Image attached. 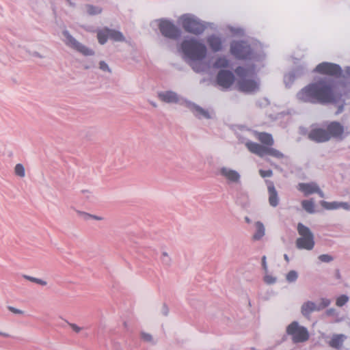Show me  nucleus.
I'll list each match as a JSON object with an SVG mask.
<instances>
[{
  "label": "nucleus",
  "instance_id": "49",
  "mask_svg": "<svg viewBox=\"0 0 350 350\" xmlns=\"http://www.w3.org/2000/svg\"><path fill=\"white\" fill-rule=\"evenodd\" d=\"M193 70H196V71H198V72L199 71V70H197L194 66H193Z\"/></svg>",
  "mask_w": 350,
  "mask_h": 350
},
{
  "label": "nucleus",
  "instance_id": "15",
  "mask_svg": "<svg viewBox=\"0 0 350 350\" xmlns=\"http://www.w3.org/2000/svg\"><path fill=\"white\" fill-rule=\"evenodd\" d=\"M298 189L303 192L306 196L317 193L321 198L324 197L323 193L314 183H299L298 185Z\"/></svg>",
  "mask_w": 350,
  "mask_h": 350
},
{
  "label": "nucleus",
  "instance_id": "41",
  "mask_svg": "<svg viewBox=\"0 0 350 350\" xmlns=\"http://www.w3.org/2000/svg\"><path fill=\"white\" fill-rule=\"evenodd\" d=\"M265 281L267 283V284H273L275 282V279L273 278V277L271 276H269V275H267L265 276Z\"/></svg>",
  "mask_w": 350,
  "mask_h": 350
},
{
  "label": "nucleus",
  "instance_id": "46",
  "mask_svg": "<svg viewBox=\"0 0 350 350\" xmlns=\"http://www.w3.org/2000/svg\"><path fill=\"white\" fill-rule=\"evenodd\" d=\"M342 110H343V105L338 107V109L336 111V113L338 114V113H341L342 111Z\"/></svg>",
  "mask_w": 350,
  "mask_h": 350
},
{
  "label": "nucleus",
  "instance_id": "34",
  "mask_svg": "<svg viewBox=\"0 0 350 350\" xmlns=\"http://www.w3.org/2000/svg\"><path fill=\"white\" fill-rule=\"evenodd\" d=\"M259 174L261 176V177H262V178L271 177L273 175V172L271 170H260Z\"/></svg>",
  "mask_w": 350,
  "mask_h": 350
},
{
  "label": "nucleus",
  "instance_id": "47",
  "mask_svg": "<svg viewBox=\"0 0 350 350\" xmlns=\"http://www.w3.org/2000/svg\"><path fill=\"white\" fill-rule=\"evenodd\" d=\"M245 221H246L247 223H250L251 222L250 219L247 217H245Z\"/></svg>",
  "mask_w": 350,
  "mask_h": 350
},
{
  "label": "nucleus",
  "instance_id": "18",
  "mask_svg": "<svg viewBox=\"0 0 350 350\" xmlns=\"http://www.w3.org/2000/svg\"><path fill=\"white\" fill-rule=\"evenodd\" d=\"M158 96L161 101L165 103H177L178 101V95L172 91L160 92Z\"/></svg>",
  "mask_w": 350,
  "mask_h": 350
},
{
  "label": "nucleus",
  "instance_id": "36",
  "mask_svg": "<svg viewBox=\"0 0 350 350\" xmlns=\"http://www.w3.org/2000/svg\"><path fill=\"white\" fill-rule=\"evenodd\" d=\"M26 278L29 280H30L31 282H36V283L39 284H41V285H46V282L45 281H43V280H42L40 279L33 278V277H30V276H27Z\"/></svg>",
  "mask_w": 350,
  "mask_h": 350
},
{
  "label": "nucleus",
  "instance_id": "20",
  "mask_svg": "<svg viewBox=\"0 0 350 350\" xmlns=\"http://www.w3.org/2000/svg\"><path fill=\"white\" fill-rule=\"evenodd\" d=\"M319 310H321V308L317 306L316 304L312 301H307L301 306V313L304 316L309 315L313 311Z\"/></svg>",
  "mask_w": 350,
  "mask_h": 350
},
{
  "label": "nucleus",
  "instance_id": "42",
  "mask_svg": "<svg viewBox=\"0 0 350 350\" xmlns=\"http://www.w3.org/2000/svg\"><path fill=\"white\" fill-rule=\"evenodd\" d=\"M330 304V301L329 299H322V306H319L321 308H325Z\"/></svg>",
  "mask_w": 350,
  "mask_h": 350
},
{
  "label": "nucleus",
  "instance_id": "24",
  "mask_svg": "<svg viewBox=\"0 0 350 350\" xmlns=\"http://www.w3.org/2000/svg\"><path fill=\"white\" fill-rule=\"evenodd\" d=\"M344 340V336L343 335H335L332 337L331 340L329 341V345L332 347L335 348H339Z\"/></svg>",
  "mask_w": 350,
  "mask_h": 350
},
{
  "label": "nucleus",
  "instance_id": "16",
  "mask_svg": "<svg viewBox=\"0 0 350 350\" xmlns=\"http://www.w3.org/2000/svg\"><path fill=\"white\" fill-rule=\"evenodd\" d=\"M267 189L269 193V203L271 206L275 207L279 203L278 192L274 187L273 183L269 181L267 183Z\"/></svg>",
  "mask_w": 350,
  "mask_h": 350
},
{
  "label": "nucleus",
  "instance_id": "10",
  "mask_svg": "<svg viewBox=\"0 0 350 350\" xmlns=\"http://www.w3.org/2000/svg\"><path fill=\"white\" fill-rule=\"evenodd\" d=\"M315 71L320 74L332 77H339L341 74V68L339 66L328 62L319 64L316 67Z\"/></svg>",
  "mask_w": 350,
  "mask_h": 350
},
{
  "label": "nucleus",
  "instance_id": "13",
  "mask_svg": "<svg viewBox=\"0 0 350 350\" xmlns=\"http://www.w3.org/2000/svg\"><path fill=\"white\" fill-rule=\"evenodd\" d=\"M217 81L219 85L224 88H230L234 81L233 73L229 70H220L217 76Z\"/></svg>",
  "mask_w": 350,
  "mask_h": 350
},
{
  "label": "nucleus",
  "instance_id": "14",
  "mask_svg": "<svg viewBox=\"0 0 350 350\" xmlns=\"http://www.w3.org/2000/svg\"><path fill=\"white\" fill-rule=\"evenodd\" d=\"M308 137L310 139L319 143L329 141L327 129H313L309 133Z\"/></svg>",
  "mask_w": 350,
  "mask_h": 350
},
{
  "label": "nucleus",
  "instance_id": "32",
  "mask_svg": "<svg viewBox=\"0 0 350 350\" xmlns=\"http://www.w3.org/2000/svg\"><path fill=\"white\" fill-rule=\"evenodd\" d=\"M297 278V273L295 271H291L286 275V280L290 282H294Z\"/></svg>",
  "mask_w": 350,
  "mask_h": 350
},
{
  "label": "nucleus",
  "instance_id": "35",
  "mask_svg": "<svg viewBox=\"0 0 350 350\" xmlns=\"http://www.w3.org/2000/svg\"><path fill=\"white\" fill-rule=\"evenodd\" d=\"M319 259L321 262H329L333 260V258L328 254H321L319 256Z\"/></svg>",
  "mask_w": 350,
  "mask_h": 350
},
{
  "label": "nucleus",
  "instance_id": "48",
  "mask_svg": "<svg viewBox=\"0 0 350 350\" xmlns=\"http://www.w3.org/2000/svg\"><path fill=\"white\" fill-rule=\"evenodd\" d=\"M284 258L286 260L288 261V257L286 254L284 255Z\"/></svg>",
  "mask_w": 350,
  "mask_h": 350
},
{
  "label": "nucleus",
  "instance_id": "22",
  "mask_svg": "<svg viewBox=\"0 0 350 350\" xmlns=\"http://www.w3.org/2000/svg\"><path fill=\"white\" fill-rule=\"evenodd\" d=\"M193 113L198 118H204L208 119L211 118L208 111L198 106H196L193 108Z\"/></svg>",
  "mask_w": 350,
  "mask_h": 350
},
{
  "label": "nucleus",
  "instance_id": "6",
  "mask_svg": "<svg viewBox=\"0 0 350 350\" xmlns=\"http://www.w3.org/2000/svg\"><path fill=\"white\" fill-rule=\"evenodd\" d=\"M179 21L186 31L195 35L201 34L205 29L204 25L191 15H183Z\"/></svg>",
  "mask_w": 350,
  "mask_h": 350
},
{
  "label": "nucleus",
  "instance_id": "31",
  "mask_svg": "<svg viewBox=\"0 0 350 350\" xmlns=\"http://www.w3.org/2000/svg\"><path fill=\"white\" fill-rule=\"evenodd\" d=\"M348 301V297L346 295H341L336 299V306L341 307L344 306Z\"/></svg>",
  "mask_w": 350,
  "mask_h": 350
},
{
  "label": "nucleus",
  "instance_id": "38",
  "mask_svg": "<svg viewBox=\"0 0 350 350\" xmlns=\"http://www.w3.org/2000/svg\"><path fill=\"white\" fill-rule=\"evenodd\" d=\"M79 213L80 216L85 220H88V219H91V217H92L91 214H89V213H87L85 212H79Z\"/></svg>",
  "mask_w": 350,
  "mask_h": 350
},
{
  "label": "nucleus",
  "instance_id": "11",
  "mask_svg": "<svg viewBox=\"0 0 350 350\" xmlns=\"http://www.w3.org/2000/svg\"><path fill=\"white\" fill-rule=\"evenodd\" d=\"M159 29L164 36L170 38L176 39L180 35V30L173 23L167 21H161Z\"/></svg>",
  "mask_w": 350,
  "mask_h": 350
},
{
  "label": "nucleus",
  "instance_id": "2",
  "mask_svg": "<svg viewBox=\"0 0 350 350\" xmlns=\"http://www.w3.org/2000/svg\"><path fill=\"white\" fill-rule=\"evenodd\" d=\"M255 137L260 144L251 141L245 143L246 148L251 153L260 157L268 155L277 159L285 158L284 153L272 147L275 142L271 134L266 132H256Z\"/></svg>",
  "mask_w": 350,
  "mask_h": 350
},
{
  "label": "nucleus",
  "instance_id": "33",
  "mask_svg": "<svg viewBox=\"0 0 350 350\" xmlns=\"http://www.w3.org/2000/svg\"><path fill=\"white\" fill-rule=\"evenodd\" d=\"M68 325L72 329V330L76 334L80 333L83 329V327H80L78 325L73 323L68 322Z\"/></svg>",
  "mask_w": 350,
  "mask_h": 350
},
{
  "label": "nucleus",
  "instance_id": "44",
  "mask_svg": "<svg viewBox=\"0 0 350 350\" xmlns=\"http://www.w3.org/2000/svg\"><path fill=\"white\" fill-rule=\"evenodd\" d=\"M262 265L264 268V269L267 270V262H266V256H262Z\"/></svg>",
  "mask_w": 350,
  "mask_h": 350
},
{
  "label": "nucleus",
  "instance_id": "19",
  "mask_svg": "<svg viewBox=\"0 0 350 350\" xmlns=\"http://www.w3.org/2000/svg\"><path fill=\"white\" fill-rule=\"evenodd\" d=\"M207 43L211 49L215 52L220 51L222 48L221 40L216 36H209L207 38Z\"/></svg>",
  "mask_w": 350,
  "mask_h": 350
},
{
  "label": "nucleus",
  "instance_id": "37",
  "mask_svg": "<svg viewBox=\"0 0 350 350\" xmlns=\"http://www.w3.org/2000/svg\"><path fill=\"white\" fill-rule=\"evenodd\" d=\"M141 336H142V338L146 342L152 341V338L150 334L142 332Z\"/></svg>",
  "mask_w": 350,
  "mask_h": 350
},
{
  "label": "nucleus",
  "instance_id": "12",
  "mask_svg": "<svg viewBox=\"0 0 350 350\" xmlns=\"http://www.w3.org/2000/svg\"><path fill=\"white\" fill-rule=\"evenodd\" d=\"M329 140L331 138L342 139L344 137V126L338 122H332L326 126Z\"/></svg>",
  "mask_w": 350,
  "mask_h": 350
},
{
  "label": "nucleus",
  "instance_id": "39",
  "mask_svg": "<svg viewBox=\"0 0 350 350\" xmlns=\"http://www.w3.org/2000/svg\"><path fill=\"white\" fill-rule=\"evenodd\" d=\"M342 208L346 210L350 209V205L347 202H338V208Z\"/></svg>",
  "mask_w": 350,
  "mask_h": 350
},
{
  "label": "nucleus",
  "instance_id": "3",
  "mask_svg": "<svg viewBox=\"0 0 350 350\" xmlns=\"http://www.w3.org/2000/svg\"><path fill=\"white\" fill-rule=\"evenodd\" d=\"M235 72L239 77L237 87L239 91L245 93H254L259 89V82L250 73L254 72V69H247L239 66L235 69Z\"/></svg>",
  "mask_w": 350,
  "mask_h": 350
},
{
  "label": "nucleus",
  "instance_id": "26",
  "mask_svg": "<svg viewBox=\"0 0 350 350\" xmlns=\"http://www.w3.org/2000/svg\"><path fill=\"white\" fill-rule=\"evenodd\" d=\"M228 60L224 57H221L216 60L213 66L216 68H227L228 66Z\"/></svg>",
  "mask_w": 350,
  "mask_h": 350
},
{
  "label": "nucleus",
  "instance_id": "40",
  "mask_svg": "<svg viewBox=\"0 0 350 350\" xmlns=\"http://www.w3.org/2000/svg\"><path fill=\"white\" fill-rule=\"evenodd\" d=\"M8 310H9L10 311H11L12 312L14 313V314H23V312L22 310H18V309H17V308H14V307H12V306H9V307H8Z\"/></svg>",
  "mask_w": 350,
  "mask_h": 350
},
{
  "label": "nucleus",
  "instance_id": "8",
  "mask_svg": "<svg viewBox=\"0 0 350 350\" xmlns=\"http://www.w3.org/2000/svg\"><path fill=\"white\" fill-rule=\"evenodd\" d=\"M231 53L239 59H248L250 57L252 51L250 46L245 42H233L230 46Z\"/></svg>",
  "mask_w": 350,
  "mask_h": 350
},
{
  "label": "nucleus",
  "instance_id": "9",
  "mask_svg": "<svg viewBox=\"0 0 350 350\" xmlns=\"http://www.w3.org/2000/svg\"><path fill=\"white\" fill-rule=\"evenodd\" d=\"M64 36L66 38L65 43L67 46L71 47L72 49L77 51L84 55H94V51L85 46L83 45L77 40H76L69 33L68 31H64L63 32Z\"/></svg>",
  "mask_w": 350,
  "mask_h": 350
},
{
  "label": "nucleus",
  "instance_id": "21",
  "mask_svg": "<svg viewBox=\"0 0 350 350\" xmlns=\"http://www.w3.org/2000/svg\"><path fill=\"white\" fill-rule=\"evenodd\" d=\"M256 232L253 235L254 240H260L265 235V227L260 221L256 223Z\"/></svg>",
  "mask_w": 350,
  "mask_h": 350
},
{
  "label": "nucleus",
  "instance_id": "7",
  "mask_svg": "<svg viewBox=\"0 0 350 350\" xmlns=\"http://www.w3.org/2000/svg\"><path fill=\"white\" fill-rule=\"evenodd\" d=\"M286 333L291 336L295 343L304 342L309 338L307 329L299 325L296 321H293L287 327Z\"/></svg>",
  "mask_w": 350,
  "mask_h": 350
},
{
  "label": "nucleus",
  "instance_id": "45",
  "mask_svg": "<svg viewBox=\"0 0 350 350\" xmlns=\"http://www.w3.org/2000/svg\"><path fill=\"white\" fill-rule=\"evenodd\" d=\"M91 219H94L98 220V221L103 219V218L102 217H99V216H96V215H92Z\"/></svg>",
  "mask_w": 350,
  "mask_h": 350
},
{
  "label": "nucleus",
  "instance_id": "30",
  "mask_svg": "<svg viewBox=\"0 0 350 350\" xmlns=\"http://www.w3.org/2000/svg\"><path fill=\"white\" fill-rule=\"evenodd\" d=\"M88 12L91 15L100 14L102 11L101 8L98 7H94L93 5H88L87 7Z\"/></svg>",
  "mask_w": 350,
  "mask_h": 350
},
{
  "label": "nucleus",
  "instance_id": "17",
  "mask_svg": "<svg viewBox=\"0 0 350 350\" xmlns=\"http://www.w3.org/2000/svg\"><path fill=\"white\" fill-rule=\"evenodd\" d=\"M221 174L230 182L237 183L239 180V174L233 170L223 167L220 170Z\"/></svg>",
  "mask_w": 350,
  "mask_h": 350
},
{
  "label": "nucleus",
  "instance_id": "25",
  "mask_svg": "<svg viewBox=\"0 0 350 350\" xmlns=\"http://www.w3.org/2000/svg\"><path fill=\"white\" fill-rule=\"evenodd\" d=\"M97 38L100 44H105L107 42V38H109L107 28H105L102 30L98 31L97 33Z\"/></svg>",
  "mask_w": 350,
  "mask_h": 350
},
{
  "label": "nucleus",
  "instance_id": "5",
  "mask_svg": "<svg viewBox=\"0 0 350 350\" xmlns=\"http://www.w3.org/2000/svg\"><path fill=\"white\" fill-rule=\"evenodd\" d=\"M297 232L300 237L296 240V246L299 250H311L314 246V234L309 228L301 223L297 225Z\"/></svg>",
  "mask_w": 350,
  "mask_h": 350
},
{
  "label": "nucleus",
  "instance_id": "28",
  "mask_svg": "<svg viewBox=\"0 0 350 350\" xmlns=\"http://www.w3.org/2000/svg\"><path fill=\"white\" fill-rule=\"evenodd\" d=\"M321 204L323 208L328 210L338 208V202H328L326 201H322Z\"/></svg>",
  "mask_w": 350,
  "mask_h": 350
},
{
  "label": "nucleus",
  "instance_id": "43",
  "mask_svg": "<svg viewBox=\"0 0 350 350\" xmlns=\"http://www.w3.org/2000/svg\"><path fill=\"white\" fill-rule=\"evenodd\" d=\"M100 68L103 70H108L109 68L107 64L105 62H100Z\"/></svg>",
  "mask_w": 350,
  "mask_h": 350
},
{
  "label": "nucleus",
  "instance_id": "1",
  "mask_svg": "<svg viewBox=\"0 0 350 350\" xmlns=\"http://www.w3.org/2000/svg\"><path fill=\"white\" fill-rule=\"evenodd\" d=\"M302 102L312 103H335L338 95L334 91L332 81L325 79L310 83L301 89L297 94Z\"/></svg>",
  "mask_w": 350,
  "mask_h": 350
},
{
  "label": "nucleus",
  "instance_id": "29",
  "mask_svg": "<svg viewBox=\"0 0 350 350\" xmlns=\"http://www.w3.org/2000/svg\"><path fill=\"white\" fill-rule=\"evenodd\" d=\"M14 173L18 176H20L21 178L24 177L25 176L24 166L21 163L16 164L14 167Z\"/></svg>",
  "mask_w": 350,
  "mask_h": 350
},
{
  "label": "nucleus",
  "instance_id": "4",
  "mask_svg": "<svg viewBox=\"0 0 350 350\" xmlns=\"http://www.w3.org/2000/svg\"><path fill=\"white\" fill-rule=\"evenodd\" d=\"M181 49L184 54L193 61L202 60L206 54L205 45L193 38L183 40Z\"/></svg>",
  "mask_w": 350,
  "mask_h": 350
},
{
  "label": "nucleus",
  "instance_id": "23",
  "mask_svg": "<svg viewBox=\"0 0 350 350\" xmlns=\"http://www.w3.org/2000/svg\"><path fill=\"white\" fill-rule=\"evenodd\" d=\"M107 31L109 34V38L110 39L113 40L114 41H123L124 40V37L122 33L118 31H116L113 29H110L107 28Z\"/></svg>",
  "mask_w": 350,
  "mask_h": 350
},
{
  "label": "nucleus",
  "instance_id": "27",
  "mask_svg": "<svg viewBox=\"0 0 350 350\" xmlns=\"http://www.w3.org/2000/svg\"><path fill=\"white\" fill-rule=\"evenodd\" d=\"M301 205L308 213H312L314 212V204L312 200H303Z\"/></svg>",
  "mask_w": 350,
  "mask_h": 350
}]
</instances>
